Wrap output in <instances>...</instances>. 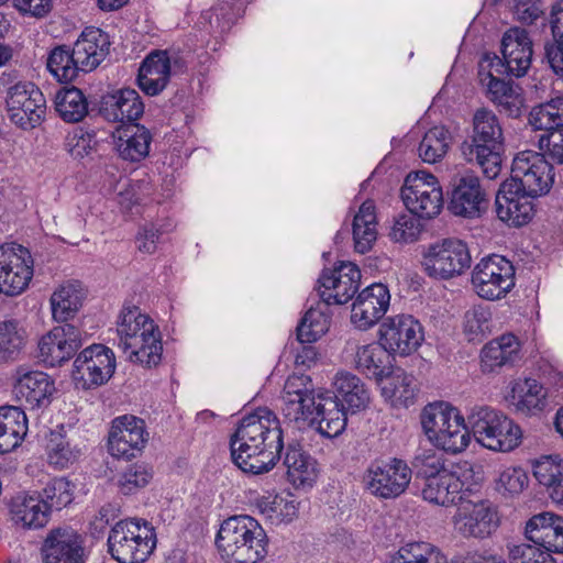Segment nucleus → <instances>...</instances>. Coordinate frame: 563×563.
I'll return each mask as SVG.
<instances>
[{
	"label": "nucleus",
	"mask_w": 563,
	"mask_h": 563,
	"mask_svg": "<svg viewBox=\"0 0 563 563\" xmlns=\"http://www.w3.org/2000/svg\"><path fill=\"white\" fill-rule=\"evenodd\" d=\"M387 563H449L448 556L435 544L410 541L389 553Z\"/></svg>",
	"instance_id": "de8ad7c7"
},
{
	"label": "nucleus",
	"mask_w": 563,
	"mask_h": 563,
	"mask_svg": "<svg viewBox=\"0 0 563 563\" xmlns=\"http://www.w3.org/2000/svg\"><path fill=\"white\" fill-rule=\"evenodd\" d=\"M81 451L60 433H52L47 443L48 463L56 468H66L75 463Z\"/></svg>",
	"instance_id": "864d4df0"
},
{
	"label": "nucleus",
	"mask_w": 563,
	"mask_h": 563,
	"mask_svg": "<svg viewBox=\"0 0 563 563\" xmlns=\"http://www.w3.org/2000/svg\"><path fill=\"white\" fill-rule=\"evenodd\" d=\"M288 482L299 489H310L319 477V464L299 444H288L284 461Z\"/></svg>",
	"instance_id": "72a5a7b5"
},
{
	"label": "nucleus",
	"mask_w": 563,
	"mask_h": 563,
	"mask_svg": "<svg viewBox=\"0 0 563 563\" xmlns=\"http://www.w3.org/2000/svg\"><path fill=\"white\" fill-rule=\"evenodd\" d=\"M449 209L454 216L475 219L488 208V198L479 178L472 172L454 175L450 181Z\"/></svg>",
	"instance_id": "6ab92c4d"
},
{
	"label": "nucleus",
	"mask_w": 563,
	"mask_h": 563,
	"mask_svg": "<svg viewBox=\"0 0 563 563\" xmlns=\"http://www.w3.org/2000/svg\"><path fill=\"white\" fill-rule=\"evenodd\" d=\"M544 12L541 0H516L514 14L523 24H533Z\"/></svg>",
	"instance_id": "338daca9"
},
{
	"label": "nucleus",
	"mask_w": 563,
	"mask_h": 563,
	"mask_svg": "<svg viewBox=\"0 0 563 563\" xmlns=\"http://www.w3.org/2000/svg\"><path fill=\"white\" fill-rule=\"evenodd\" d=\"M411 477V468L401 459L375 460L366 471L365 485L377 498L395 499L407 490Z\"/></svg>",
	"instance_id": "ddd939ff"
},
{
	"label": "nucleus",
	"mask_w": 563,
	"mask_h": 563,
	"mask_svg": "<svg viewBox=\"0 0 563 563\" xmlns=\"http://www.w3.org/2000/svg\"><path fill=\"white\" fill-rule=\"evenodd\" d=\"M150 439L146 423L133 415L114 418L108 437V449L117 459L131 460L136 457Z\"/></svg>",
	"instance_id": "a211bd4d"
},
{
	"label": "nucleus",
	"mask_w": 563,
	"mask_h": 563,
	"mask_svg": "<svg viewBox=\"0 0 563 563\" xmlns=\"http://www.w3.org/2000/svg\"><path fill=\"white\" fill-rule=\"evenodd\" d=\"M156 547L154 529L139 519L118 521L108 536V550L119 563H143Z\"/></svg>",
	"instance_id": "0eeeda50"
},
{
	"label": "nucleus",
	"mask_w": 563,
	"mask_h": 563,
	"mask_svg": "<svg viewBox=\"0 0 563 563\" xmlns=\"http://www.w3.org/2000/svg\"><path fill=\"white\" fill-rule=\"evenodd\" d=\"M529 123L534 130L553 132L562 129L550 101L536 106L531 109L529 113Z\"/></svg>",
	"instance_id": "69168bd1"
},
{
	"label": "nucleus",
	"mask_w": 563,
	"mask_h": 563,
	"mask_svg": "<svg viewBox=\"0 0 563 563\" xmlns=\"http://www.w3.org/2000/svg\"><path fill=\"white\" fill-rule=\"evenodd\" d=\"M12 520L23 528L38 529L49 521L51 512L38 496H16L11 503Z\"/></svg>",
	"instance_id": "79ce46f5"
},
{
	"label": "nucleus",
	"mask_w": 563,
	"mask_h": 563,
	"mask_svg": "<svg viewBox=\"0 0 563 563\" xmlns=\"http://www.w3.org/2000/svg\"><path fill=\"white\" fill-rule=\"evenodd\" d=\"M467 423L476 442L487 450L508 453L522 442L521 428L495 408L475 406L467 416Z\"/></svg>",
	"instance_id": "423d86ee"
},
{
	"label": "nucleus",
	"mask_w": 563,
	"mask_h": 563,
	"mask_svg": "<svg viewBox=\"0 0 563 563\" xmlns=\"http://www.w3.org/2000/svg\"><path fill=\"white\" fill-rule=\"evenodd\" d=\"M526 537L549 553H563V517L550 511L532 516L526 525Z\"/></svg>",
	"instance_id": "473e14b6"
},
{
	"label": "nucleus",
	"mask_w": 563,
	"mask_h": 563,
	"mask_svg": "<svg viewBox=\"0 0 563 563\" xmlns=\"http://www.w3.org/2000/svg\"><path fill=\"white\" fill-rule=\"evenodd\" d=\"M40 499L46 504L48 511L60 510L73 500L70 483L63 477L54 478L43 488Z\"/></svg>",
	"instance_id": "13d9d810"
},
{
	"label": "nucleus",
	"mask_w": 563,
	"mask_h": 563,
	"mask_svg": "<svg viewBox=\"0 0 563 563\" xmlns=\"http://www.w3.org/2000/svg\"><path fill=\"white\" fill-rule=\"evenodd\" d=\"M14 394L30 409L47 407L55 393L54 380L42 371L20 366L14 374Z\"/></svg>",
	"instance_id": "cd10ccee"
},
{
	"label": "nucleus",
	"mask_w": 563,
	"mask_h": 563,
	"mask_svg": "<svg viewBox=\"0 0 563 563\" xmlns=\"http://www.w3.org/2000/svg\"><path fill=\"white\" fill-rule=\"evenodd\" d=\"M86 335L74 324L55 327L38 341V357L51 367L62 365L82 345Z\"/></svg>",
	"instance_id": "b1692460"
},
{
	"label": "nucleus",
	"mask_w": 563,
	"mask_h": 563,
	"mask_svg": "<svg viewBox=\"0 0 563 563\" xmlns=\"http://www.w3.org/2000/svg\"><path fill=\"white\" fill-rule=\"evenodd\" d=\"M533 476L554 503L563 505V460L560 456H542L536 461Z\"/></svg>",
	"instance_id": "c03bdc74"
},
{
	"label": "nucleus",
	"mask_w": 563,
	"mask_h": 563,
	"mask_svg": "<svg viewBox=\"0 0 563 563\" xmlns=\"http://www.w3.org/2000/svg\"><path fill=\"white\" fill-rule=\"evenodd\" d=\"M144 113V103L135 89L121 88L102 97L100 114L109 122H135Z\"/></svg>",
	"instance_id": "7c9ffc66"
},
{
	"label": "nucleus",
	"mask_w": 563,
	"mask_h": 563,
	"mask_svg": "<svg viewBox=\"0 0 563 563\" xmlns=\"http://www.w3.org/2000/svg\"><path fill=\"white\" fill-rule=\"evenodd\" d=\"M119 347L129 353V360L146 367L162 360L161 332L154 321L139 307L123 308L117 322Z\"/></svg>",
	"instance_id": "f03ea898"
},
{
	"label": "nucleus",
	"mask_w": 563,
	"mask_h": 563,
	"mask_svg": "<svg viewBox=\"0 0 563 563\" xmlns=\"http://www.w3.org/2000/svg\"><path fill=\"white\" fill-rule=\"evenodd\" d=\"M152 135L140 124H130L118 130L115 148L125 161L140 162L150 153Z\"/></svg>",
	"instance_id": "4c0bfd02"
},
{
	"label": "nucleus",
	"mask_w": 563,
	"mask_h": 563,
	"mask_svg": "<svg viewBox=\"0 0 563 563\" xmlns=\"http://www.w3.org/2000/svg\"><path fill=\"white\" fill-rule=\"evenodd\" d=\"M529 477L521 467H507L496 482V489L503 495H519L527 487Z\"/></svg>",
	"instance_id": "052dcab7"
},
{
	"label": "nucleus",
	"mask_w": 563,
	"mask_h": 563,
	"mask_svg": "<svg viewBox=\"0 0 563 563\" xmlns=\"http://www.w3.org/2000/svg\"><path fill=\"white\" fill-rule=\"evenodd\" d=\"M85 298V290L79 282L71 280L62 284L51 296L53 319L65 322L75 317Z\"/></svg>",
	"instance_id": "37998d69"
},
{
	"label": "nucleus",
	"mask_w": 563,
	"mask_h": 563,
	"mask_svg": "<svg viewBox=\"0 0 563 563\" xmlns=\"http://www.w3.org/2000/svg\"><path fill=\"white\" fill-rule=\"evenodd\" d=\"M110 46V37L106 32L99 27L88 26L74 43L73 51L82 71L89 73L106 59Z\"/></svg>",
	"instance_id": "2f4dec72"
},
{
	"label": "nucleus",
	"mask_w": 563,
	"mask_h": 563,
	"mask_svg": "<svg viewBox=\"0 0 563 563\" xmlns=\"http://www.w3.org/2000/svg\"><path fill=\"white\" fill-rule=\"evenodd\" d=\"M354 366L360 373L378 380L391 368L389 353L380 342L358 345L354 354Z\"/></svg>",
	"instance_id": "49530a36"
},
{
	"label": "nucleus",
	"mask_w": 563,
	"mask_h": 563,
	"mask_svg": "<svg viewBox=\"0 0 563 563\" xmlns=\"http://www.w3.org/2000/svg\"><path fill=\"white\" fill-rule=\"evenodd\" d=\"M423 474L421 496L429 504L450 507L465 497L464 483L456 473L446 470L439 461L424 464Z\"/></svg>",
	"instance_id": "aec40b11"
},
{
	"label": "nucleus",
	"mask_w": 563,
	"mask_h": 563,
	"mask_svg": "<svg viewBox=\"0 0 563 563\" xmlns=\"http://www.w3.org/2000/svg\"><path fill=\"white\" fill-rule=\"evenodd\" d=\"M380 394L394 407H409L415 402L417 386L415 377L400 367H391L377 380Z\"/></svg>",
	"instance_id": "c9c22d12"
},
{
	"label": "nucleus",
	"mask_w": 563,
	"mask_h": 563,
	"mask_svg": "<svg viewBox=\"0 0 563 563\" xmlns=\"http://www.w3.org/2000/svg\"><path fill=\"white\" fill-rule=\"evenodd\" d=\"M115 371V356L111 349L92 344L82 350L74 361L73 377L84 388L107 383Z\"/></svg>",
	"instance_id": "412c9836"
},
{
	"label": "nucleus",
	"mask_w": 563,
	"mask_h": 563,
	"mask_svg": "<svg viewBox=\"0 0 563 563\" xmlns=\"http://www.w3.org/2000/svg\"><path fill=\"white\" fill-rule=\"evenodd\" d=\"M407 210L419 219H433L443 208V191L435 176L420 170L409 174L401 188Z\"/></svg>",
	"instance_id": "9b49d317"
},
{
	"label": "nucleus",
	"mask_w": 563,
	"mask_h": 563,
	"mask_svg": "<svg viewBox=\"0 0 563 563\" xmlns=\"http://www.w3.org/2000/svg\"><path fill=\"white\" fill-rule=\"evenodd\" d=\"M452 136L442 125L429 129L418 147L420 158L428 164L440 162L448 153Z\"/></svg>",
	"instance_id": "8fccbe9b"
},
{
	"label": "nucleus",
	"mask_w": 563,
	"mask_h": 563,
	"mask_svg": "<svg viewBox=\"0 0 563 563\" xmlns=\"http://www.w3.org/2000/svg\"><path fill=\"white\" fill-rule=\"evenodd\" d=\"M378 339L389 354L408 356L422 344L424 331L420 321L411 314H396L380 323Z\"/></svg>",
	"instance_id": "dca6fc26"
},
{
	"label": "nucleus",
	"mask_w": 563,
	"mask_h": 563,
	"mask_svg": "<svg viewBox=\"0 0 563 563\" xmlns=\"http://www.w3.org/2000/svg\"><path fill=\"white\" fill-rule=\"evenodd\" d=\"M336 394L333 397L346 407L347 410L356 412L363 410L369 404V393L364 383L354 374L349 372L338 373L334 379Z\"/></svg>",
	"instance_id": "a19ab883"
},
{
	"label": "nucleus",
	"mask_w": 563,
	"mask_h": 563,
	"mask_svg": "<svg viewBox=\"0 0 563 563\" xmlns=\"http://www.w3.org/2000/svg\"><path fill=\"white\" fill-rule=\"evenodd\" d=\"M152 476V472L145 465L134 464L120 474L118 485L122 494L129 495L145 487Z\"/></svg>",
	"instance_id": "680f3d73"
},
{
	"label": "nucleus",
	"mask_w": 563,
	"mask_h": 563,
	"mask_svg": "<svg viewBox=\"0 0 563 563\" xmlns=\"http://www.w3.org/2000/svg\"><path fill=\"white\" fill-rule=\"evenodd\" d=\"M492 314L487 307L474 306L464 314L463 330L470 342H482L490 333Z\"/></svg>",
	"instance_id": "5fc2aeb1"
},
{
	"label": "nucleus",
	"mask_w": 563,
	"mask_h": 563,
	"mask_svg": "<svg viewBox=\"0 0 563 563\" xmlns=\"http://www.w3.org/2000/svg\"><path fill=\"white\" fill-rule=\"evenodd\" d=\"M475 292L487 300L505 297L515 286V268L500 255L482 258L472 273Z\"/></svg>",
	"instance_id": "2eb2a0df"
},
{
	"label": "nucleus",
	"mask_w": 563,
	"mask_h": 563,
	"mask_svg": "<svg viewBox=\"0 0 563 563\" xmlns=\"http://www.w3.org/2000/svg\"><path fill=\"white\" fill-rule=\"evenodd\" d=\"M528 31L521 27H511L505 32L501 40V54L504 62L500 70L522 77L531 66L533 48Z\"/></svg>",
	"instance_id": "c756f323"
},
{
	"label": "nucleus",
	"mask_w": 563,
	"mask_h": 563,
	"mask_svg": "<svg viewBox=\"0 0 563 563\" xmlns=\"http://www.w3.org/2000/svg\"><path fill=\"white\" fill-rule=\"evenodd\" d=\"M161 232L153 224L143 225L136 235L137 250L145 254H153L157 249Z\"/></svg>",
	"instance_id": "774afa93"
},
{
	"label": "nucleus",
	"mask_w": 563,
	"mask_h": 563,
	"mask_svg": "<svg viewBox=\"0 0 563 563\" xmlns=\"http://www.w3.org/2000/svg\"><path fill=\"white\" fill-rule=\"evenodd\" d=\"M361 283V271L351 262L324 269L318 278V291L324 305H343L353 298Z\"/></svg>",
	"instance_id": "4be33fe9"
},
{
	"label": "nucleus",
	"mask_w": 563,
	"mask_h": 563,
	"mask_svg": "<svg viewBox=\"0 0 563 563\" xmlns=\"http://www.w3.org/2000/svg\"><path fill=\"white\" fill-rule=\"evenodd\" d=\"M318 399L309 376L290 375L284 385L282 412L289 421L310 422Z\"/></svg>",
	"instance_id": "393cba45"
},
{
	"label": "nucleus",
	"mask_w": 563,
	"mask_h": 563,
	"mask_svg": "<svg viewBox=\"0 0 563 563\" xmlns=\"http://www.w3.org/2000/svg\"><path fill=\"white\" fill-rule=\"evenodd\" d=\"M421 424L428 440L438 449L457 454L466 450L471 435L465 418L448 402H435L424 407Z\"/></svg>",
	"instance_id": "39448f33"
},
{
	"label": "nucleus",
	"mask_w": 563,
	"mask_h": 563,
	"mask_svg": "<svg viewBox=\"0 0 563 563\" xmlns=\"http://www.w3.org/2000/svg\"><path fill=\"white\" fill-rule=\"evenodd\" d=\"M33 277V258L19 244L0 246V292L16 296L25 290Z\"/></svg>",
	"instance_id": "f3484780"
},
{
	"label": "nucleus",
	"mask_w": 563,
	"mask_h": 563,
	"mask_svg": "<svg viewBox=\"0 0 563 563\" xmlns=\"http://www.w3.org/2000/svg\"><path fill=\"white\" fill-rule=\"evenodd\" d=\"M283 448L280 421L267 407L245 415L230 440L233 463L255 475L269 472L280 459Z\"/></svg>",
	"instance_id": "f257e3e1"
},
{
	"label": "nucleus",
	"mask_w": 563,
	"mask_h": 563,
	"mask_svg": "<svg viewBox=\"0 0 563 563\" xmlns=\"http://www.w3.org/2000/svg\"><path fill=\"white\" fill-rule=\"evenodd\" d=\"M256 506L273 525L287 523L298 516L299 503L289 493H267L256 500Z\"/></svg>",
	"instance_id": "a18cd8bd"
},
{
	"label": "nucleus",
	"mask_w": 563,
	"mask_h": 563,
	"mask_svg": "<svg viewBox=\"0 0 563 563\" xmlns=\"http://www.w3.org/2000/svg\"><path fill=\"white\" fill-rule=\"evenodd\" d=\"M472 263L470 250L461 240L444 239L431 244L423 254L422 266L428 276L451 279L464 274Z\"/></svg>",
	"instance_id": "f8f14e48"
},
{
	"label": "nucleus",
	"mask_w": 563,
	"mask_h": 563,
	"mask_svg": "<svg viewBox=\"0 0 563 563\" xmlns=\"http://www.w3.org/2000/svg\"><path fill=\"white\" fill-rule=\"evenodd\" d=\"M216 544L229 563H258L267 555L266 532L250 516H233L224 520Z\"/></svg>",
	"instance_id": "7ed1b4c3"
},
{
	"label": "nucleus",
	"mask_w": 563,
	"mask_h": 563,
	"mask_svg": "<svg viewBox=\"0 0 563 563\" xmlns=\"http://www.w3.org/2000/svg\"><path fill=\"white\" fill-rule=\"evenodd\" d=\"M474 134L471 143H463L462 154L468 163L477 164L485 177L495 179L501 170L503 128L497 115L488 109H478L473 117Z\"/></svg>",
	"instance_id": "20e7f679"
},
{
	"label": "nucleus",
	"mask_w": 563,
	"mask_h": 563,
	"mask_svg": "<svg viewBox=\"0 0 563 563\" xmlns=\"http://www.w3.org/2000/svg\"><path fill=\"white\" fill-rule=\"evenodd\" d=\"M46 68L59 82H70L82 71L73 48L57 45L47 55Z\"/></svg>",
	"instance_id": "09e8293b"
},
{
	"label": "nucleus",
	"mask_w": 563,
	"mask_h": 563,
	"mask_svg": "<svg viewBox=\"0 0 563 563\" xmlns=\"http://www.w3.org/2000/svg\"><path fill=\"white\" fill-rule=\"evenodd\" d=\"M501 59L498 56H485L478 65V79L486 97L499 109L511 118L520 117L525 107V98L521 88L511 81H506L494 75L501 74Z\"/></svg>",
	"instance_id": "9d476101"
},
{
	"label": "nucleus",
	"mask_w": 563,
	"mask_h": 563,
	"mask_svg": "<svg viewBox=\"0 0 563 563\" xmlns=\"http://www.w3.org/2000/svg\"><path fill=\"white\" fill-rule=\"evenodd\" d=\"M508 560L510 563H556L549 552L527 543L509 548Z\"/></svg>",
	"instance_id": "0e129e2a"
},
{
	"label": "nucleus",
	"mask_w": 563,
	"mask_h": 563,
	"mask_svg": "<svg viewBox=\"0 0 563 563\" xmlns=\"http://www.w3.org/2000/svg\"><path fill=\"white\" fill-rule=\"evenodd\" d=\"M95 134L81 128H75L66 136L65 148L76 159L89 155L95 147Z\"/></svg>",
	"instance_id": "e2e57ef3"
},
{
	"label": "nucleus",
	"mask_w": 563,
	"mask_h": 563,
	"mask_svg": "<svg viewBox=\"0 0 563 563\" xmlns=\"http://www.w3.org/2000/svg\"><path fill=\"white\" fill-rule=\"evenodd\" d=\"M422 225L412 213L399 214L390 229L389 236L394 242L411 243L418 240Z\"/></svg>",
	"instance_id": "bf43d9fd"
},
{
	"label": "nucleus",
	"mask_w": 563,
	"mask_h": 563,
	"mask_svg": "<svg viewBox=\"0 0 563 563\" xmlns=\"http://www.w3.org/2000/svg\"><path fill=\"white\" fill-rule=\"evenodd\" d=\"M390 294L386 285L374 283L355 298L351 309L352 324L362 331L373 328L387 312Z\"/></svg>",
	"instance_id": "a878e982"
},
{
	"label": "nucleus",
	"mask_w": 563,
	"mask_h": 563,
	"mask_svg": "<svg viewBox=\"0 0 563 563\" xmlns=\"http://www.w3.org/2000/svg\"><path fill=\"white\" fill-rule=\"evenodd\" d=\"M533 198L517 189L515 183L504 181L495 199L498 219L516 228L528 224L534 216Z\"/></svg>",
	"instance_id": "bb28decb"
},
{
	"label": "nucleus",
	"mask_w": 563,
	"mask_h": 563,
	"mask_svg": "<svg viewBox=\"0 0 563 563\" xmlns=\"http://www.w3.org/2000/svg\"><path fill=\"white\" fill-rule=\"evenodd\" d=\"M545 397L547 393L543 386L536 379L527 378L519 386L517 410L527 415L539 412L545 407Z\"/></svg>",
	"instance_id": "4d7b16f0"
},
{
	"label": "nucleus",
	"mask_w": 563,
	"mask_h": 563,
	"mask_svg": "<svg viewBox=\"0 0 563 563\" xmlns=\"http://www.w3.org/2000/svg\"><path fill=\"white\" fill-rule=\"evenodd\" d=\"M520 343L511 333L492 340L482 349L481 368L483 373H493L519 358Z\"/></svg>",
	"instance_id": "e433bc0d"
},
{
	"label": "nucleus",
	"mask_w": 563,
	"mask_h": 563,
	"mask_svg": "<svg viewBox=\"0 0 563 563\" xmlns=\"http://www.w3.org/2000/svg\"><path fill=\"white\" fill-rule=\"evenodd\" d=\"M9 120L24 131L41 125L46 114V99L41 89L27 80L8 85L4 96Z\"/></svg>",
	"instance_id": "6e6552de"
},
{
	"label": "nucleus",
	"mask_w": 563,
	"mask_h": 563,
	"mask_svg": "<svg viewBox=\"0 0 563 563\" xmlns=\"http://www.w3.org/2000/svg\"><path fill=\"white\" fill-rule=\"evenodd\" d=\"M377 216L373 201L363 202L355 213L352 223L354 249L364 254L368 252L377 240Z\"/></svg>",
	"instance_id": "ea45409f"
},
{
	"label": "nucleus",
	"mask_w": 563,
	"mask_h": 563,
	"mask_svg": "<svg viewBox=\"0 0 563 563\" xmlns=\"http://www.w3.org/2000/svg\"><path fill=\"white\" fill-rule=\"evenodd\" d=\"M330 316L320 306L310 308L297 327V339L300 343H313L324 335L330 328Z\"/></svg>",
	"instance_id": "3c124183"
},
{
	"label": "nucleus",
	"mask_w": 563,
	"mask_h": 563,
	"mask_svg": "<svg viewBox=\"0 0 563 563\" xmlns=\"http://www.w3.org/2000/svg\"><path fill=\"white\" fill-rule=\"evenodd\" d=\"M43 563H86L88 553L84 537L70 527L52 529L45 537Z\"/></svg>",
	"instance_id": "5701e85b"
},
{
	"label": "nucleus",
	"mask_w": 563,
	"mask_h": 563,
	"mask_svg": "<svg viewBox=\"0 0 563 563\" xmlns=\"http://www.w3.org/2000/svg\"><path fill=\"white\" fill-rule=\"evenodd\" d=\"M316 410L310 423L318 424V431L325 438L340 435L346 427V415L343 405L333 397L332 393H319Z\"/></svg>",
	"instance_id": "f704fd0d"
},
{
	"label": "nucleus",
	"mask_w": 563,
	"mask_h": 563,
	"mask_svg": "<svg viewBox=\"0 0 563 563\" xmlns=\"http://www.w3.org/2000/svg\"><path fill=\"white\" fill-rule=\"evenodd\" d=\"M554 180L553 167L544 155L533 151L518 153L511 165L510 180L517 189L538 197L549 192Z\"/></svg>",
	"instance_id": "4468645a"
},
{
	"label": "nucleus",
	"mask_w": 563,
	"mask_h": 563,
	"mask_svg": "<svg viewBox=\"0 0 563 563\" xmlns=\"http://www.w3.org/2000/svg\"><path fill=\"white\" fill-rule=\"evenodd\" d=\"M27 433V419L18 407H0V454L11 452Z\"/></svg>",
	"instance_id": "58836bf2"
},
{
	"label": "nucleus",
	"mask_w": 563,
	"mask_h": 563,
	"mask_svg": "<svg viewBox=\"0 0 563 563\" xmlns=\"http://www.w3.org/2000/svg\"><path fill=\"white\" fill-rule=\"evenodd\" d=\"M56 111L67 122H79L88 113V102L80 89L71 87L57 93Z\"/></svg>",
	"instance_id": "603ef678"
},
{
	"label": "nucleus",
	"mask_w": 563,
	"mask_h": 563,
	"mask_svg": "<svg viewBox=\"0 0 563 563\" xmlns=\"http://www.w3.org/2000/svg\"><path fill=\"white\" fill-rule=\"evenodd\" d=\"M181 67L178 58L167 51H154L139 68L137 85L145 95L157 96L167 87L172 71Z\"/></svg>",
	"instance_id": "c85d7f7f"
},
{
	"label": "nucleus",
	"mask_w": 563,
	"mask_h": 563,
	"mask_svg": "<svg viewBox=\"0 0 563 563\" xmlns=\"http://www.w3.org/2000/svg\"><path fill=\"white\" fill-rule=\"evenodd\" d=\"M497 507L489 500L465 495L452 517L454 530L463 538L486 539L499 527Z\"/></svg>",
	"instance_id": "1a4fd4ad"
},
{
	"label": "nucleus",
	"mask_w": 563,
	"mask_h": 563,
	"mask_svg": "<svg viewBox=\"0 0 563 563\" xmlns=\"http://www.w3.org/2000/svg\"><path fill=\"white\" fill-rule=\"evenodd\" d=\"M24 344V331L19 327L18 321H0V362L14 358Z\"/></svg>",
	"instance_id": "6e6d98bb"
}]
</instances>
